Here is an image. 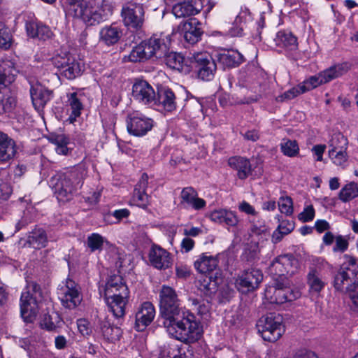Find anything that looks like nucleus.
I'll use <instances>...</instances> for the list:
<instances>
[{
    "mask_svg": "<svg viewBox=\"0 0 358 358\" xmlns=\"http://www.w3.org/2000/svg\"><path fill=\"white\" fill-rule=\"evenodd\" d=\"M164 327L172 338L183 343H194L201 336L203 328L190 313L182 312L179 316L163 322Z\"/></svg>",
    "mask_w": 358,
    "mask_h": 358,
    "instance_id": "nucleus-1",
    "label": "nucleus"
},
{
    "mask_svg": "<svg viewBox=\"0 0 358 358\" xmlns=\"http://www.w3.org/2000/svg\"><path fill=\"white\" fill-rule=\"evenodd\" d=\"M85 165L79 164L64 173H57L50 179L57 199L62 201H69L73 194L80 188L87 176Z\"/></svg>",
    "mask_w": 358,
    "mask_h": 358,
    "instance_id": "nucleus-2",
    "label": "nucleus"
},
{
    "mask_svg": "<svg viewBox=\"0 0 358 358\" xmlns=\"http://www.w3.org/2000/svg\"><path fill=\"white\" fill-rule=\"evenodd\" d=\"M113 7L108 0H89L83 3L71 5L69 13L81 19L87 26H96L111 15Z\"/></svg>",
    "mask_w": 358,
    "mask_h": 358,
    "instance_id": "nucleus-3",
    "label": "nucleus"
},
{
    "mask_svg": "<svg viewBox=\"0 0 358 358\" xmlns=\"http://www.w3.org/2000/svg\"><path fill=\"white\" fill-rule=\"evenodd\" d=\"M105 296L106 303L113 315L117 318L124 317L129 290L122 276L114 275L110 277L106 285Z\"/></svg>",
    "mask_w": 358,
    "mask_h": 358,
    "instance_id": "nucleus-4",
    "label": "nucleus"
},
{
    "mask_svg": "<svg viewBox=\"0 0 358 358\" xmlns=\"http://www.w3.org/2000/svg\"><path fill=\"white\" fill-rule=\"evenodd\" d=\"M346 262L334 276V286L336 290L348 292L358 285V264L356 259L345 255Z\"/></svg>",
    "mask_w": 358,
    "mask_h": 358,
    "instance_id": "nucleus-5",
    "label": "nucleus"
},
{
    "mask_svg": "<svg viewBox=\"0 0 358 358\" xmlns=\"http://www.w3.org/2000/svg\"><path fill=\"white\" fill-rule=\"evenodd\" d=\"M351 67L352 64L348 62L333 65L320 71L317 75L310 76L301 83L300 85L303 89L302 91L304 92L310 91L321 85L328 83L334 79L341 77L347 73Z\"/></svg>",
    "mask_w": 358,
    "mask_h": 358,
    "instance_id": "nucleus-6",
    "label": "nucleus"
},
{
    "mask_svg": "<svg viewBox=\"0 0 358 358\" xmlns=\"http://www.w3.org/2000/svg\"><path fill=\"white\" fill-rule=\"evenodd\" d=\"M159 297L160 315L164 322L175 318L182 313L180 300L173 287L163 285Z\"/></svg>",
    "mask_w": 358,
    "mask_h": 358,
    "instance_id": "nucleus-7",
    "label": "nucleus"
},
{
    "mask_svg": "<svg viewBox=\"0 0 358 358\" xmlns=\"http://www.w3.org/2000/svg\"><path fill=\"white\" fill-rule=\"evenodd\" d=\"M52 63L58 69L60 75L68 80H73L81 76L84 71L80 61L67 52H61L55 55Z\"/></svg>",
    "mask_w": 358,
    "mask_h": 358,
    "instance_id": "nucleus-8",
    "label": "nucleus"
},
{
    "mask_svg": "<svg viewBox=\"0 0 358 358\" xmlns=\"http://www.w3.org/2000/svg\"><path fill=\"white\" fill-rule=\"evenodd\" d=\"M257 327L263 339L269 342L278 340L285 331L282 317L275 313L262 316L258 320Z\"/></svg>",
    "mask_w": 358,
    "mask_h": 358,
    "instance_id": "nucleus-9",
    "label": "nucleus"
},
{
    "mask_svg": "<svg viewBox=\"0 0 358 358\" xmlns=\"http://www.w3.org/2000/svg\"><path fill=\"white\" fill-rule=\"evenodd\" d=\"M264 295L271 303L282 304L296 299L299 296V292L291 290L287 280L282 279L279 281L275 278L274 284L266 287Z\"/></svg>",
    "mask_w": 358,
    "mask_h": 358,
    "instance_id": "nucleus-10",
    "label": "nucleus"
},
{
    "mask_svg": "<svg viewBox=\"0 0 358 358\" xmlns=\"http://www.w3.org/2000/svg\"><path fill=\"white\" fill-rule=\"evenodd\" d=\"M190 66L197 71L198 77L203 80H211L217 69V64L206 52H196L189 57Z\"/></svg>",
    "mask_w": 358,
    "mask_h": 358,
    "instance_id": "nucleus-11",
    "label": "nucleus"
},
{
    "mask_svg": "<svg viewBox=\"0 0 358 358\" xmlns=\"http://www.w3.org/2000/svg\"><path fill=\"white\" fill-rule=\"evenodd\" d=\"M58 295L63 306L69 309L76 308L83 300L80 286L70 278L60 287Z\"/></svg>",
    "mask_w": 358,
    "mask_h": 358,
    "instance_id": "nucleus-12",
    "label": "nucleus"
},
{
    "mask_svg": "<svg viewBox=\"0 0 358 358\" xmlns=\"http://www.w3.org/2000/svg\"><path fill=\"white\" fill-rule=\"evenodd\" d=\"M153 123L152 119L138 111H134L127 116V128L130 134L143 136L152 129Z\"/></svg>",
    "mask_w": 358,
    "mask_h": 358,
    "instance_id": "nucleus-13",
    "label": "nucleus"
},
{
    "mask_svg": "<svg viewBox=\"0 0 358 358\" xmlns=\"http://www.w3.org/2000/svg\"><path fill=\"white\" fill-rule=\"evenodd\" d=\"M263 280V274L257 268L243 271L236 279V287L241 292H248L257 289Z\"/></svg>",
    "mask_w": 358,
    "mask_h": 358,
    "instance_id": "nucleus-14",
    "label": "nucleus"
},
{
    "mask_svg": "<svg viewBox=\"0 0 358 358\" xmlns=\"http://www.w3.org/2000/svg\"><path fill=\"white\" fill-rule=\"evenodd\" d=\"M121 15L124 24L133 28L141 27L144 21V8L142 4L128 2L123 5Z\"/></svg>",
    "mask_w": 358,
    "mask_h": 358,
    "instance_id": "nucleus-15",
    "label": "nucleus"
},
{
    "mask_svg": "<svg viewBox=\"0 0 358 358\" xmlns=\"http://www.w3.org/2000/svg\"><path fill=\"white\" fill-rule=\"evenodd\" d=\"M28 81L30 85L29 92L33 106L36 110L40 111L52 99L53 92L32 78Z\"/></svg>",
    "mask_w": 358,
    "mask_h": 358,
    "instance_id": "nucleus-16",
    "label": "nucleus"
},
{
    "mask_svg": "<svg viewBox=\"0 0 358 358\" xmlns=\"http://www.w3.org/2000/svg\"><path fill=\"white\" fill-rule=\"evenodd\" d=\"M132 96L138 103L150 107L156 106V94L152 87L145 80L136 82L132 87Z\"/></svg>",
    "mask_w": 358,
    "mask_h": 358,
    "instance_id": "nucleus-17",
    "label": "nucleus"
},
{
    "mask_svg": "<svg viewBox=\"0 0 358 358\" xmlns=\"http://www.w3.org/2000/svg\"><path fill=\"white\" fill-rule=\"evenodd\" d=\"M39 305L36 297L33 296L30 290L26 288L21 294L20 312L24 320L32 322L38 313Z\"/></svg>",
    "mask_w": 358,
    "mask_h": 358,
    "instance_id": "nucleus-18",
    "label": "nucleus"
},
{
    "mask_svg": "<svg viewBox=\"0 0 358 358\" xmlns=\"http://www.w3.org/2000/svg\"><path fill=\"white\" fill-rule=\"evenodd\" d=\"M327 266L328 263L324 259H317L310 267L307 275V283L312 292L318 293L324 287L326 282L322 277L321 272Z\"/></svg>",
    "mask_w": 358,
    "mask_h": 358,
    "instance_id": "nucleus-19",
    "label": "nucleus"
},
{
    "mask_svg": "<svg viewBox=\"0 0 358 358\" xmlns=\"http://www.w3.org/2000/svg\"><path fill=\"white\" fill-rule=\"evenodd\" d=\"M155 316V309L152 303H143L136 313L134 327L138 331H143L152 322Z\"/></svg>",
    "mask_w": 358,
    "mask_h": 358,
    "instance_id": "nucleus-20",
    "label": "nucleus"
},
{
    "mask_svg": "<svg viewBox=\"0 0 358 358\" xmlns=\"http://www.w3.org/2000/svg\"><path fill=\"white\" fill-rule=\"evenodd\" d=\"M148 184V176L143 173L138 182L136 185L130 203L145 208L148 204V195L145 190Z\"/></svg>",
    "mask_w": 358,
    "mask_h": 358,
    "instance_id": "nucleus-21",
    "label": "nucleus"
},
{
    "mask_svg": "<svg viewBox=\"0 0 358 358\" xmlns=\"http://www.w3.org/2000/svg\"><path fill=\"white\" fill-rule=\"evenodd\" d=\"M149 261L157 269H166L171 266L170 254L160 246L154 245L149 252Z\"/></svg>",
    "mask_w": 358,
    "mask_h": 358,
    "instance_id": "nucleus-22",
    "label": "nucleus"
},
{
    "mask_svg": "<svg viewBox=\"0 0 358 358\" xmlns=\"http://www.w3.org/2000/svg\"><path fill=\"white\" fill-rule=\"evenodd\" d=\"M180 205L184 208L191 207L199 210L203 208L206 204L204 199L198 197L197 192L192 187L182 189L180 193Z\"/></svg>",
    "mask_w": 358,
    "mask_h": 358,
    "instance_id": "nucleus-23",
    "label": "nucleus"
},
{
    "mask_svg": "<svg viewBox=\"0 0 358 358\" xmlns=\"http://www.w3.org/2000/svg\"><path fill=\"white\" fill-rule=\"evenodd\" d=\"M215 58L219 65L223 69L235 68L240 65L243 60V55L234 50H224L218 52Z\"/></svg>",
    "mask_w": 358,
    "mask_h": 358,
    "instance_id": "nucleus-24",
    "label": "nucleus"
},
{
    "mask_svg": "<svg viewBox=\"0 0 358 358\" xmlns=\"http://www.w3.org/2000/svg\"><path fill=\"white\" fill-rule=\"evenodd\" d=\"M67 113L69 117L66 122L69 124H73L77 118L81 115V111L83 110V104L82 102L83 96L78 92H72L67 95Z\"/></svg>",
    "mask_w": 358,
    "mask_h": 358,
    "instance_id": "nucleus-25",
    "label": "nucleus"
},
{
    "mask_svg": "<svg viewBox=\"0 0 358 358\" xmlns=\"http://www.w3.org/2000/svg\"><path fill=\"white\" fill-rule=\"evenodd\" d=\"M185 40L190 44L197 43L202 35L201 23L196 18H190L180 24Z\"/></svg>",
    "mask_w": 358,
    "mask_h": 358,
    "instance_id": "nucleus-26",
    "label": "nucleus"
},
{
    "mask_svg": "<svg viewBox=\"0 0 358 358\" xmlns=\"http://www.w3.org/2000/svg\"><path fill=\"white\" fill-rule=\"evenodd\" d=\"M195 269L200 273H210L218 268L219 259L217 256L202 253L194 262Z\"/></svg>",
    "mask_w": 358,
    "mask_h": 358,
    "instance_id": "nucleus-27",
    "label": "nucleus"
},
{
    "mask_svg": "<svg viewBox=\"0 0 358 358\" xmlns=\"http://www.w3.org/2000/svg\"><path fill=\"white\" fill-rule=\"evenodd\" d=\"M27 35L31 38L46 41L53 36L50 28L41 22L29 21L25 24Z\"/></svg>",
    "mask_w": 358,
    "mask_h": 358,
    "instance_id": "nucleus-28",
    "label": "nucleus"
},
{
    "mask_svg": "<svg viewBox=\"0 0 358 358\" xmlns=\"http://www.w3.org/2000/svg\"><path fill=\"white\" fill-rule=\"evenodd\" d=\"M164 62L169 68L185 73H189L192 69L189 57L185 59L181 54L175 52L166 53Z\"/></svg>",
    "mask_w": 358,
    "mask_h": 358,
    "instance_id": "nucleus-29",
    "label": "nucleus"
},
{
    "mask_svg": "<svg viewBox=\"0 0 358 358\" xmlns=\"http://www.w3.org/2000/svg\"><path fill=\"white\" fill-rule=\"evenodd\" d=\"M141 45L143 49H144L147 59L153 56L161 57L162 56V50L166 48L164 40L161 39L157 35L152 36L148 40L142 41Z\"/></svg>",
    "mask_w": 358,
    "mask_h": 358,
    "instance_id": "nucleus-30",
    "label": "nucleus"
},
{
    "mask_svg": "<svg viewBox=\"0 0 358 358\" xmlns=\"http://www.w3.org/2000/svg\"><path fill=\"white\" fill-rule=\"evenodd\" d=\"M176 98L171 89L162 87L158 90L155 106H159L166 111L172 112L176 109Z\"/></svg>",
    "mask_w": 358,
    "mask_h": 358,
    "instance_id": "nucleus-31",
    "label": "nucleus"
},
{
    "mask_svg": "<svg viewBox=\"0 0 358 358\" xmlns=\"http://www.w3.org/2000/svg\"><path fill=\"white\" fill-rule=\"evenodd\" d=\"M17 145L13 139L0 131V161L8 162L15 156Z\"/></svg>",
    "mask_w": 358,
    "mask_h": 358,
    "instance_id": "nucleus-32",
    "label": "nucleus"
},
{
    "mask_svg": "<svg viewBox=\"0 0 358 358\" xmlns=\"http://www.w3.org/2000/svg\"><path fill=\"white\" fill-rule=\"evenodd\" d=\"M229 166L237 171L239 179L244 180L251 173V164L248 159L242 157H232L228 160Z\"/></svg>",
    "mask_w": 358,
    "mask_h": 358,
    "instance_id": "nucleus-33",
    "label": "nucleus"
},
{
    "mask_svg": "<svg viewBox=\"0 0 358 358\" xmlns=\"http://www.w3.org/2000/svg\"><path fill=\"white\" fill-rule=\"evenodd\" d=\"M210 219L216 223L225 224L228 227H235L238 220L237 216L232 211L220 209L212 212L210 215Z\"/></svg>",
    "mask_w": 358,
    "mask_h": 358,
    "instance_id": "nucleus-34",
    "label": "nucleus"
},
{
    "mask_svg": "<svg viewBox=\"0 0 358 358\" xmlns=\"http://www.w3.org/2000/svg\"><path fill=\"white\" fill-rule=\"evenodd\" d=\"M200 8H197L192 1L176 3L173 6L172 13L178 18L188 17L197 14Z\"/></svg>",
    "mask_w": 358,
    "mask_h": 358,
    "instance_id": "nucleus-35",
    "label": "nucleus"
},
{
    "mask_svg": "<svg viewBox=\"0 0 358 358\" xmlns=\"http://www.w3.org/2000/svg\"><path fill=\"white\" fill-rule=\"evenodd\" d=\"M16 105L17 99L13 92L6 88L0 91V114L13 112Z\"/></svg>",
    "mask_w": 358,
    "mask_h": 358,
    "instance_id": "nucleus-36",
    "label": "nucleus"
},
{
    "mask_svg": "<svg viewBox=\"0 0 358 358\" xmlns=\"http://www.w3.org/2000/svg\"><path fill=\"white\" fill-rule=\"evenodd\" d=\"M100 40L108 45L116 43L122 36L121 30L116 26L110 25L103 27L100 32Z\"/></svg>",
    "mask_w": 358,
    "mask_h": 358,
    "instance_id": "nucleus-37",
    "label": "nucleus"
},
{
    "mask_svg": "<svg viewBox=\"0 0 358 358\" xmlns=\"http://www.w3.org/2000/svg\"><path fill=\"white\" fill-rule=\"evenodd\" d=\"M28 243L36 249L46 247L48 240L45 231L42 228H34L28 236Z\"/></svg>",
    "mask_w": 358,
    "mask_h": 358,
    "instance_id": "nucleus-38",
    "label": "nucleus"
},
{
    "mask_svg": "<svg viewBox=\"0 0 358 358\" xmlns=\"http://www.w3.org/2000/svg\"><path fill=\"white\" fill-rule=\"evenodd\" d=\"M275 41L278 46L288 50H294L298 47L296 38L290 32H278Z\"/></svg>",
    "mask_w": 358,
    "mask_h": 358,
    "instance_id": "nucleus-39",
    "label": "nucleus"
},
{
    "mask_svg": "<svg viewBox=\"0 0 358 358\" xmlns=\"http://www.w3.org/2000/svg\"><path fill=\"white\" fill-rule=\"evenodd\" d=\"M101 332L103 336L110 342L118 341L122 334V331L120 327L112 326L107 322L102 324Z\"/></svg>",
    "mask_w": 358,
    "mask_h": 358,
    "instance_id": "nucleus-40",
    "label": "nucleus"
},
{
    "mask_svg": "<svg viewBox=\"0 0 358 358\" xmlns=\"http://www.w3.org/2000/svg\"><path fill=\"white\" fill-rule=\"evenodd\" d=\"M69 138L63 134L52 136L50 138V141L56 145V152L59 155H64L68 154L69 148L67 145L69 143Z\"/></svg>",
    "mask_w": 358,
    "mask_h": 358,
    "instance_id": "nucleus-41",
    "label": "nucleus"
},
{
    "mask_svg": "<svg viewBox=\"0 0 358 358\" xmlns=\"http://www.w3.org/2000/svg\"><path fill=\"white\" fill-rule=\"evenodd\" d=\"M106 239L101 234L98 233H92L87 236L86 241V245L90 249L91 252L95 251H101L103 250V243Z\"/></svg>",
    "mask_w": 358,
    "mask_h": 358,
    "instance_id": "nucleus-42",
    "label": "nucleus"
},
{
    "mask_svg": "<svg viewBox=\"0 0 358 358\" xmlns=\"http://www.w3.org/2000/svg\"><path fill=\"white\" fill-rule=\"evenodd\" d=\"M282 259L283 255H280L275 258L268 268V271L274 278L275 277H278L280 278V280H282V279H284V280H287L285 277V266L282 264Z\"/></svg>",
    "mask_w": 358,
    "mask_h": 358,
    "instance_id": "nucleus-43",
    "label": "nucleus"
},
{
    "mask_svg": "<svg viewBox=\"0 0 358 358\" xmlns=\"http://www.w3.org/2000/svg\"><path fill=\"white\" fill-rule=\"evenodd\" d=\"M163 358H189L185 348L178 345H169L162 353Z\"/></svg>",
    "mask_w": 358,
    "mask_h": 358,
    "instance_id": "nucleus-44",
    "label": "nucleus"
},
{
    "mask_svg": "<svg viewBox=\"0 0 358 358\" xmlns=\"http://www.w3.org/2000/svg\"><path fill=\"white\" fill-rule=\"evenodd\" d=\"M358 196V184L350 182L345 185L340 192L339 198L344 202Z\"/></svg>",
    "mask_w": 358,
    "mask_h": 358,
    "instance_id": "nucleus-45",
    "label": "nucleus"
},
{
    "mask_svg": "<svg viewBox=\"0 0 358 358\" xmlns=\"http://www.w3.org/2000/svg\"><path fill=\"white\" fill-rule=\"evenodd\" d=\"M281 152L287 157L296 156L299 152L298 143L294 140H286L280 144Z\"/></svg>",
    "mask_w": 358,
    "mask_h": 358,
    "instance_id": "nucleus-46",
    "label": "nucleus"
},
{
    "mask_svg": "<svg viewBox=\"0 0 358 358\" xmlns=\"http://www.w3.org/2000/svg\"><path fill=\"white\" fill-rule=\"evenodd\" d=\"M282 265L285 266V275H293L299 268V262L292 255H283Z\"/></svg>",
    "mask_w": 358,
    "mask_h": 358,
    "instance_id": "nucleus-47",
    "label": "nucleus"
},
{
    "mask_svg": "<svg viewBox=\"0 0 358 358\" xmlns=\"http://www.w3.org/2000/svg\"><path fill=\"white\" fill-rule=\"evenodd\" d=\"M144 49H143L142 45L141 43L134 47L132 50L130 52L129 55L124 57V62H142L143 60L147 59L145 57Z\"/></svg>",
    "mask_w": 358,
    "mask_h": 358,
    "instance_id": "nucleus-48",
    "label": "nucleus"
},
{
    "mask_svg": "<svg viewBox=\"0 0 358 358\" xmlns=\"http://www.w3.org/2000/svg\"><path fill=\"white\" fill-rule=\"evenodd\" d=\"M59 322V317L55 313L52 315L44 314L41 320V325L47 330L52 331L56 329L57 324Z\"/></svg>",
    "mask_w": 358,
    "mask_h": 358,
    "instance_id": "nucleus-49",
    "label": "nucleus"
},
{
    "mask_svg": "<svg viewBox=\"0 0 358 358\" xmlns=\"http://www.w3.org/2000/svg\"><path fill=\"white\" fill-rule=\"evenodd\" d=\"M12 43V36L10 30L0 22V48L8 49Z\"/></svg>",
    "mask_w": 358,
    "mask_h": 358,
    "instance_id": "nucleus-50",
    "label": "nucleus"
},
{
    "mask_svg": "<svg viewBox=\"0 0 358 358\" xmlns=\"http://www.w3.org/2000/svg\"><path fill=\"white\" fill-rule=\"evenodd\" d=\"M330 150H343L346 149L348 145L347 138L341 133L334 134L329 142Z\"/></svg>",
    "mask_w": 358,
    "mask_h": 358,
    "instance_id": "nucleus-51",
    "label": "nucleus"
},
{
    "mask_svg": "<svg viewBox=\"0 0 358 358\" xmlns=\"http://www.w3.org/2000/svg\"><path fill=\"white\" fill-rule=\"evenodd\" d=\"M278 208L282 213L291 215L293 213V201L289 196H280L278 202Z\"/></svg>",
    "mask_w": 358,
    "mask_h": 358,
    "instance_id": "nucleus-52",
    "label": "nucleus"
},
{
    "mask_svg": "<svg viewBox=\"0 0 358 358\" xmlns=\"http://www.w3.org/2000/svg\"><path fill=\"white\" fill-rule=\"evenodd\" d=\"M303 89L299 84V85L292 87V89L285 92L282 94L278 96L276 98V100L278 101H284L285 100H290L292 99H294V97H296L301 94L304 93L303 91H302Z\"/></svg>",
    "mask_w": 358,
    "mask_h": 358,
    "instance_id": "nucleus-53",
    "label": "nucleus"
},
{
    "mask_svg": "<svg viewBox=\"0 0 358 358\" xmlns=\"http://www.w3.org/2000/svg\"><path fill=\"white\" fill-rule=\"evenodd\" d=\"M329 157L332 159L333 162L336 165H342L345 162L346 153L345 149L343 150H329Z\"/></svg>",
    "mask_w": 358,
    "mask_h": 358,
    "instance_id": "nucleus-54",
    "label": "nucleus"
},
{
    "mask_svg": "<svg viewBox=\"0 0 358 358\" xmlns=\"http://www.w3.org/2000/svg\"><path fill=\"white\" fill-rule=\"evenodd\" d=\"M217 282L216 280H212L211 278H205L201 283L200 289L205 292L206 294L210 295L215 293L217 289Z\"/></svg>",
    "mask_w": 358,
    "mask_h": 358,
    "instance_id": "nucleus-55",
    "label": "nucleus"
},
{
    "mask_svg": "<svg viewBox=\"0 0 358 358\" xmlns=\"http://www.w3.org/2000/svg\"><path fill=\"white\" fill-rule=\"evenodd\" d=\"M315 217V210L312 205L306 206L303 210L299 214V220L303 222L312 221Z\"/></svg>",
    "mask_w": 358,
    "mask_h": 358,
    "instance_id": "nucleus-56",
    "label": "nucleus"
},
{
    "mask_svg": "<svg viewBox=\"0 0 358 358\" xmlns=\"http://www.w3.org/2000/svg\"><path fill=\"white\" fill-rule=\"evenodd\" d=\"M252 232L255 235L268 236V231L264 221L257 220L255 222L251 228Z\"/></svg>",
    "mask_w": 358,
    "mask_h": 358,
    "instance_id": "nucleus-57",
    "label": "nucleus"
},
{
    "mask_svg": "<svg viewBox=\"0 0 358 358\" xmlns=\"http://www.w3.org/2000/svg\"><path fill=\"white\" fill-rule=\"evenodd\" d=\"M335 246L333 248L334 252H345L348 248V240L341 235L337 236L335 238Z\"/></svg>",
    "mask_w": 358,
    "mask_h": 358,
    "instance_id": "nucleus-58",
    "label": "nucleus"
},
{
    "mask_svg": "<svg viewBox=\"0 0 358 358\" xmlns=\"http://www.w3.org/2000/svg\"><path fill=\"white\" fill-rule=\"evenodd\" d=\"M77 327L78 331L83 336H87L91 332V330L89 327V322L85 319L78 320Z\"/></svg>",
    "mask_w": 358,
    "mask_h": 358,
    "instance_id": "nucleus-59",
    "label": "nucleus"
},
{
    "mask_svg": "<svg viewBox=\"0 0 358 358\" xmlns=\"http://www.w3.org/2000/svg\"><path fill=\"white\" fill-rule=\"evenodd\" d=\"M176 271L177 276L180 278H186L191 274L189 268L185 265L177 266L176 268Z\"/></svg>",
    "mask_w": 358,
    "mask_h": 358,
    "instance_id": "nucleus-60",
    "label": "nucleus"
},
{
    "mask_svg": "<svg viewBox=\"0 0 358 358\" xmlns=\"http://www.w3.org/2000/svg\"><path fill=\"white\" fill-rule=\"evenodd\" d=\"M294 228V224L292 222L289 221H282L278 226V229L280 231H282V233L285 235L289 234Z\"/></svg>",
    "mask_w": 358,
    "mask_h": 358,
    "instance_id": "nucleus-61",
    "label": "nucleus"
},
{
    "mask_svg": "<svg viewBox=\"0 0 358 358\" xmlns=\"http://www.w3.org/2000/svg\"><path fill=\"white\" fill-rule=\"evenodd\" d=\"M325 148V145H316L313 147L312 152L317 157V161L321 162L322 160V156Z\"/></svg>",
    "mask_w": 358,
    "mask_h": 358,
    "instance_id": "nucleus-62",
    "label": "nucleus"
},
{
    "mask_svg": "<svg viewBox=\"0 0 358 358\" xmlns=\"http://www.w3.org/2000/svg\"><path fill=\"white\" fill-rule=\"evenodd\" d=\"M351 299L355 308L358 311V285L353 289L346 292Z\"/></svg>",
    "mask_w": 358,
    "mask_h": 358,
    "instance_id": "nucleus-63",
    "label": "nucleus"
},
{
    "mask_svg": "<svg viewBox=\"0 0 358 358\" xmlns=\"http://www.w3.org/2000/svg\"><path fill=\"white\" fill-rule=\"evenodd\" d=\"M194 246V241L189 237L182 239L181 242V248L186 252H189Z\"/></svg>",
    "mask_w": 358,
    "mask_h": 358,
    "instance_id": "nucleus-64",
    "label": "nucleus"
}]
</instances>
